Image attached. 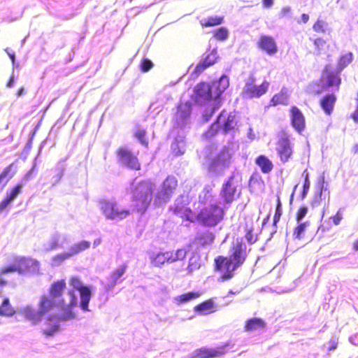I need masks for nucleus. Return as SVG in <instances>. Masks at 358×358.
Returning a JSON list of instances; mask_svg holds the SVG:
<instances>
[{"label":"nucleus","instance_id":"1","mask_svg":"<svg viewBox=\"0 0 358 358\" xmlns=\"http://www.w3.org/2000/svg\"><path fill=\"white\" fill-rule=\"evenodd\" d=\"M69 285L73 289L68 291L69 303L63 299V292L66 288L65 280L54 282L50 289L49 294L46 295V337L52 336L60 329L59 322L73 320L76 314L73 308L78 306V296L76 290L79 292V307L84 311H90L89 303L92 296V287L85 285L77 276L70 279Z\"/></svg>","mask_w":358,"mask_h":358},{"label":"nucleus","instance_id":"2","mask_svg":"<svg viewBox=\"0 0 358 358\" xmlns=\"http://www.w3.org/2000/svg\"><path fill=\"white\" fill-rule=\"evenodd\" d=\"M248 257L247 247L242 238L233 241L229 257L218 256L215 259V268L221 273L223 281L233 278L234 272L243 264Z\"/></svg>","mask_w":358,"mask_h":358},{"label":"nucleus","instance_id":"3","mask_svg":"<svg viewBox=\"0 0 358 358\" xmlns=\"http://www.w3.org/2000/svg\"><path fill=\"white\" fill-rule=\"evenodd\" d=\"M229 85V77L222 74L211 83L201 82L194 87V100L198 104L220 102V96Z\"/></svg>","mask_w":358,"mask_h":358},{"label":"nucleus","instance_id":"4","mask_svg":"<svg viewBox=\"0 0 358 358\" xmlns=\"http://www.w3.org/2000/svg\"><path fill=\"white\" fill-rule=\"evenodd\" d=\"M9 264L0 267V287L8 284L10 274L17 272L20 275L37 274L39 271L38 262L33 259L22 256L12 255L8 258Z\"/></svg>","mask_w":358,"mask_h":358},{"label":"nucleus","instance_id":"5","mask_svg":"<svg viewBox=\"0 0 358 358\" xmlns=\"http://www.w3.org/2000/svg\"><path fill=\"white\" fill-rule=\"evenodd\" d=\"M130 189L137 210L145 213L152 200V183L149 180L137 181L135 179L130 185Z\"/></svg>","mask_w":358,"mask_h":358},{"label":"nucleus","instance_id":"6","mask_svg":"<svg viewBox=\"0 0 358 358\" xmlns=\"http://www.w3.org/2000/svg\"><path fill=\"white\" fill-rule=\"evenodd\" d=\"M353 60V55L352 52L345 53L340 57L338 64L337 71H329L326 67L323 71L322 78L320 80L321 86L319 84H315L313 87L317 89L314 90L316 94H320L322 91L330 87H338L341 84V79L340 78L341 72L349 65Z\"/></svg>","mask_w":358,"mask_h":358},{"label":"nucleus","instance_id":"7","mask_svg":"<svg viewBox=\"0 0 358 358\" xmlns=\"http://www.w3.org/2000/svg\"><path fill=\"white\" fill-rule=\"evenodd\" d=\"M79 6L78 0H46V10L63 20L73 17Z\"/></svg>","mask_w":358,"mask_h":358},{"label":"nucleus","instance_id":"8","mask_svg":"<svg viewBox=\"0 0 358 358\" xmlns=\"http://www.w3.org/2000/svg\"><path fill=\"white\" fill-rule=\"evenodd\" d=\"M17 312L32 325L38 324L45 315V294L41 296L36 306L31 304L21 306L17 308Z\"/></svg>","mask_w":358,"mask_h":358},{"label":"nucleus","instance_id":"9","mask_svg":"<svg viewBox=\"0 0 358 358\" xmlns=\"http://www.w3.org/2000/svg\"><path fill=\"white\" fill-rule=\"evenodd\" d=\"M177 186V178L172 175L168 176L157 189L155 194L154 205L159 207L169 202Z\"/></svg>","mask_w":358,"mask_h":358},{"label":"nucleus","instance_id":"10","mask_svg":"<svg viewBox=\"0 0 358 358\" xmlns=\"http://www.w3.org/2000/svg\"><path fill=\"white\" fill-rule=\"evenodd\" d=\"M237 125L235 114L232 113H227L226 111H222L216 118L215 121L210 126L206 134L208 137L215 135L220 129L223 133L227 134L234 130Z\"/></svg>","mask_w":358,"mask_h":358},{"label":"nucleus","instance_id":"11","mask_svg":"<svg viewBox=\"0 0 358 358\" xmlns=\"http://www.w3.org/2000/svg\"><path fill=\"white\" fill-rule=\"evenodd\" d=\"M99 208L106 219L120 221L130 215V210L120 206L114 199H102Z\"/></svg>","mask_w":358,"mask_h":358},{"label":"nucleus","instance_id":"12","mask_svg":"<svg viewBox=\"0 0 358 358\" xmlns=\"http://www.w3.org/2000/svg\"><path fill=\"white\" fill-rule=\"evenodd\" d=\"M224 211L217 204L203 208L196 215V220L205 226L214 227L223 218Z\"/></svg>","mask_w":358,"mask_h":358},{"label":"nucleus","instance_id":"13","mask_svg":"<svg viewBox=\"0 0 358 358\" xmlns=\"http://www.w3.org/2000/svg\"><path fill=\"white\" fill-rule=\"evenodd\" d=\"M255 78L251 74L245 80L243 89V94L245 98H259L268 91L269 83L264 80L260 85H255Z\"/></svg>","mask_w":358,"mask_h":358},{"label":"nucleus","instance_id":"14","mask_svg":"<svg viewBox=\"0 0 358 358\" xmlns=\"http://www.w3.org/2000/svg\"><path fill=\"white\" fill-rule=\"evenodd\" d=\"M34 168L26 174L24 178L19 182L15 187L6 191L5 198L0 202V214L6 210L11 203L21 194L23 187L29 178L30 175L34 171Z\"/></svg>","mask_w":358,"mask_h":358},{"label":"nucleus","instance_id":"15","mask_svg":"<svg viewBox=\"0 0 358 358\" xmlns=\"http://www.w3.org/2000/svg\"><path fill=\"white\" fill-rule=\"evenodd\" d=\"M218 58L217 48L215 47L210 51L208 50L202 56L200 62L194 67V70L190 74L192 78H197L201 73H203L207 68L213 65Z\"/></svg>","mask_w":358,"mask_h":358},{"label":"nucleus","instance_id":"16","mask_svg":"<svg viewBox=\"0 0 358 358\" xmlns=\"http://www.w3.org/2000/svg\"><path fill=\"white\" fill-rule=\"evenodd\" d=\"M231 155L227 148H223L208 164V171L210 173L217 174L223 171L229 164Z\"/></svg>","mask_w":358,"mask_h":358},{"label":"nucleus","instance_id":"17","mask_svg":"<svg viewBox=\"0 0 358 358\" xmlns=\"http://www.w3.org/2000/svg\"><path fill=\"white\" fill-rule=\"evenodd\" d=\"M117 158L119 164L127 169L139 170L141 168L138 158L127 148L121 147L117 150Z\"/></svg>","mask_w":358,"mask_h":358},{"label":"nucleus","instance_id":"18","mask_svg":"<svg viewBox=\"0 0 358 358\" xmlns=\"http://www.w3.org/2000/svg\"><path fill=\"white\" fill-rule=\"evenodd\" d=\"M276 150L282 163L287 162L291 158L293 150L289 136L286 134H283L279 137Z\"/></svg>","mask_w":358,"mask_h":358},{"label":"nucleus","instance_id":"19","mask_svg":"<svg viewBox=\"0 0 358 358\" xmlns=\"http://www.w3.org/2000/svg\"><path fill=\"white\" fill-rule=\"evenodd\" d=\"M230 345V343H227L224 346L217 349H209L207 348H201L196 349L185 358H213L220 355L224 354L227 348Z\"/></svg>","mask_w":358,"mask_h":358},{"label":"nucleus","instance_id":"20","mask_svg":"<svg viewBox=\"0 0 358 358\" xmlns=\"http://www.w3.org/2000/svg\"><path fill=\"white\" fill-rule=\"evenodd\" d=\"M187 199L183 196H178L174 202L171 209L173 211V214L180 217H185L187 220H192V210L187 206Z\"/></svg>","mask_w":358,"mask_h":358},{"label":"nucleus","instance_id":"21","mask_svg":"<svg viewBox=\"0 0 358 358\" xmlns=\"http://www.w3.org/2000/svg\"><path fill=\"white\" fill-rule=\"evenodd\" d=\"M236 187L237 184L233 176L223 183L220 196L226 203H231L234 200Z\"/></svg>","mask_w":358,"mask_h":358},{"label":"nucleus","instance_id":"22","mask_svg":"<svg viewBox=\"0 0 358 358\" xmlns=\"http://www.w3.org/2000/svg\"><path fill=\"white\" fill-rule=\"evenodd\" d=\"M192 113V103L187 101L181 103L178 106L176 113V123L181 127L184 128L188 124L190 115Z\"/></svg>","mask_w":358,"mask_h":358},{"label":"nucleus","instance_id":"23","mask_svg":"<svg viewBox=\"0 0 358 358\" xmlns=\"http://www.w3.org/2000/svg\"><path fill=\"white\" fill-rule=\"evenodd\" d=\"M290 119L292 126L297 132L301 133L305 128V117L302 112L296 106L291 108Z\"/></svg>","mask_w":358,"mask_h":358},{"label":"nucleus","instance_id":"24","mask_svg":"<svg viewBox=\"0 0 358 358\" xmlns=\"http://www.w3.org/2000/svg\"><path fill=\"white\" fill-rule=\"evenodd\" d=\"M317 192L314 196V198L311 202L313 208L317 207L320 205L322 199H325L326 192H327V184L325 182L324 176H320L317 179Z\"/></svg>","mask_w":358,"mask_h":358},{"label":"nucleus","instance_id":"25","mask_svg":"<svg viewBox=\"0 0 358 358\" xmlns=\"http://www.w3.org/2000/svg\"><path fill=\"white\" fill-rule=\"evenodd\" d=\"M259 47L268 55H272L277 52L278 47L273 38L267 35L260 36L258 42Z\"/></svg>","mask_w":358,"mask_h":358},{"label":"nucleus","instance_id":"26","mask_svg":"<svg viewBox=\"0 0 358 358\" xmlns=\"http://www.w3.org/2000/svg\"><path fill=\"white\" fill-rule=\"evenodd\" d=\"M172 252H152L149 255V258L152 266L161 267L164 263H171Z\"/></svg>","mask_w":358,"mask_h":358},{"label":"nucleus","instance_id":"27","mask_svg":"<svg viewBox=\"0 0 358 358\" xmlns=\"http://www.w3.org/2000/svg\"><path fill=\"white\" fill-rule=\"evenodd\" d=\"M127 266L123 264L115 269L108 278V282L105 285L104 288L106 292L111 290L118 282L120 278L125 273Z\"/></svg>","mask_w":358,"mask_h":358},{"label":"nucleus","instance_id":"28","mask_svg":"<svg viewBox=\"0 0 358 358\" xmlns=\"http://www.w3.org/2000/svg\"><path fill=\"white\" fill-rule=\"evenodd\" d=\"M66 159H60L55 165V167L51 170V174L52 175L50 182L52 186L57 185L62 179L64 171L66 169L67 164Z\"/></svg>","mask_w":358,"mask_h":358},{"label":"nucleus","instance_id":"29","mask_svg":"<svg viewBox=\"0 0 358 358\" xmlns=\"http://www.w3.org/2000/svg\"><path fill=\"white\" fill-rule=\"evenodd\" d=\"M194 310L196 313L205 315L217 311V306L213 299H210L196 305Z\"/></svg>","mask_w":358,"mask_h":358},{"label":"nucleus","instance_id":"30","mask_svg":"<svg viewBox=\"0 0 358 358\" xmlns=\"http://www.w3.org/2000/svg\"><path fill=\"white\" fill-rule=\"evenodd\" d=\"M67 241V236L65 234H62L58 232H55L51 234L48 246L50 250H57L59 248H64V245Z\"/></svg>","mask_w":358,"mask_h":358},{"label":"nucleus","instance_id":"31","mask_svg":"<svg viewBox=\"0 0 358 358\" xmlns=\"http://www.w3.org/2000/svg\"><path fill=\"white\" fill-rule=\"evenodd\" d=\"M336 101V96L334 94H327L320 99V105L327 115H331Z\"/></svg>","mask_w":358,"mask_h":358},{"label":"nucleus","instance_id":"32","mask_svg":"<svg viewBox=\"0 0 358 358\" xmlns=\"http://www.w3.org/2000/svg\"><path fill=\"white\" fill-rule=\"evenodd\" d=\"M201 295V292L199 291H192L187 293L174 296L173 301L178 306L187 303L191 301H193L199 298Z\"/></svg>","mask_w":358,"mask_h":358},{"label":"nucleus","instance_id":"33","mask_svg":"<svg viewBox=\"0 0 358 358\" xmlns=\"http://www.w3.org/2000/svg\"><path fill=\"white\" fill-rule=\"evenodd\" d=\"M199 201L203 204H213L214 196L213 195V186L211 185H206L204 186L202 192L199 195Z\"/></svg>","mask_w":358,"mask_h":358},{"label":"nucleus","instance_id":"34","mask_svg":"<svg viewBox=\"0 0 358 358\" xmlns=\"http://www.w3.org/2000/svg\"><path fill=\"white\" fill-rule=\"evenodd\" d=\"M255 163L263 173H269L273 168L272 162L264 155L258 156L255 159Z\"/></svg>","mask_w":358,"mask_h":358},{"label":"nucleus","instance_id":"35","mask_svg":"<svg viewBox=\"0 0 358 358\" xmlns=\"http://www.w3.org/2000/svg\"><path fill=\"white\" fill-rule=\"evenodd\" d=\"M14 166L13 164L6 167L0 175V192L3 190L8 182L15 174Z\"/></svg>","mask_w":358,"mask_h":358},{"label":"nucleus","instance_id":"36","mask_svg":"<svg viewBox=\"0 0 358 358\" xmlns=\"http://www.w3.org/2000/svg\"><path fill=\"white\" fill-rule=\"evenodd\" d=\"M171 148L172 152L176 156H180L184 154L185 151V138L180 136L176 137L171 143Z\"/></svg>","mask_w":358,"mask_h":358},{"label":"nucleus","instance_id":"37","mask_svg":"<svg viewBox=\"0 0 358 358\" xmlns=\"http://www.w3.org/2000/svg\"><path fill=\"white\" fill-rule=\"evenodd\" d=\"M15 313H17V310L10 304L9 299L5 298L0 305V316L9 317Z\"/></svg>","mask_w":358,"mask_h":358},{"label":"nucleus","instance_id":"38","mask_svg":"<svg viewBox=\"0 0 358 358\" xmlns=\"http://www.w3.org/2000/svg\"><path fill=\"white\" fill-rule=\"evenodd\" d=\"M201 264L202 261L200 254L196 251L192 252L189 258V264L187 266L188 272L192 273L193 271L198 270L200 268Z\"/></svg>","mask_w":358,"mask_h":358},{"label":"nucleus","instance_id":"39","mask_svg":"<svg viewBox=\"0 0 358 358\" xmlns=\"http://www.w3.org/2000/svg\"><path fill=\"white\" fill-rule=\"evenodd\" d=\"M297 225L295 227L293 231V238L297 240H301L304 238L306 229L310 227V222L308 220L304 222H296Z\"/></svg>","mask_w":358,"mask_h":358},{"label":"nucleus","instance_id":"40","mask_svg":"<svg viewBox=\"0 0 358 358\" xmlns=\"http://www.w3.org/2000/svg\"><path fill=\"white\" fill-rule=\"evenodd\" d=\"M90 245L91 243L90 241H81L71 245L68 252L70 253L71 257H72L90 248Z\"/></svg>","mask_w":358,"mask_h":358},{"label":"nucleus","instance_id":"41","mask_svg":"<svg viewBox=\"0 0 358 358\" xmlns=\"http://www.w3.org/2000/svg\"><path fill=\"white\" fill-rule=\"evenodd\" d=\"M224 22V17L222 16H218V15H213V16H209L208 17L202 18L200 20V24L202 27H214L217 25L222 24Z\"/></svg>","mask_w":358,"mask_h":358},{"label":"nucleus","instance_id":"42","mask_svg":"<svg viewBox=\"0 0 358 358\" xmlns=\"http://www.w3.org/2000/svg\"><path fill=\"white\" fill-rule=\"evenodd\" d=\"M264 325L265 323L263 320L254 317L247 320L245 328L246 331H255L263 328Z\"/></svg>","mask_w":358,"mask_h":358},{"label":"nucleus","instance_id":"43","mask_svg":"<svg viewBox=\"0 0 358 358\" xmlns=\"http://www.w3.org/2000/svg\"><path fill=\"white\" fill-rule=\"evenodd\" d=\"M220 102L212 103V106L207 107L202 117L205 122H208L215 111L219 108Z\"/></svg>","mask_w":358,"mask_h":358},{"label":"nucleus","instance_id":"44","mask_svg":"<svg viewBox=\"0 0 358 358\" xmlns=\"http://www.w3.org/2000/svg\"><path fill=\"white\" fill-rule=\"evenodd\" d=\"M71 257V255L68 251L57 254L52 257L51 259V265L52 266H58L61 265L65 260L69 259Z\"/></svg>","mask_w":358,"mask_h":358},{"label":"nucleus","instance_id":"45","mask_svg":"<svg viewBox=\"0 0 358 358\" xmlns=\"http://www.w3.org/2000/svg\"><path fill=\"white\" fill-rule=\"evenodd\" d=\"M313 29L317 33L326 34L329 31L328 23L320 19H318L313 24Z\"/></svg>","mask_w":358,"mask_h":358},{"label":"nucleus","instance_id":"46","mask_svg":"<svg viewBox=\"0 0 358 358\" xmlns=\"http://www.w3.org/2000/svg\"><path fill=\"white\" fill-rule=\"evenodd\" d=\"M302 176L304 177V182H303V189L301 192L300 196H301V199L303 200L306 197V196L308 193L310 186V179H309V173L307 171V170H305L303 172Z\"/></svg>","mask_w":358,"mask_h":358},{"label":"nucleus","instance_id":"47","mask_svg":"<svg viewBox=\"0 0 358 358\" xmlns=\"http://www.w3.org/2000/svg\"><path fill=\"white\" fill-rule=\"evenodd\" d=\"M340 262L341 267L350 268L357 266V259L354 255L341 259Z\"/></svg>","mask_w":358,"mask_h":358},{"label":"nucleus","instance_id":"48","mask_svg":"<svg viewBox=\"0 0 358 358\" xmlns=\"http://www.w3.org/2000/svg\"><path fill=\"white\" fill-rule=\"evenodd\" d=\"M213 36L217 40L224 41L229 37V30L224 27H219L213 31Z\"/></svg>","mask_w":358,"mask_h":358},{"label":"nucleus","instance_id":"49","mask_svg":"<svg viewBox=\"0 0 358 358\" xmlns=\"http://www.w3.org/2000/svg\"><path fill=\"white\" fill-rule=\"evenodd\" d=\"M134 136L139 141V143L147 147L148 145V141L146 138V131L144 129L138 128L134 133Z\"/></svg>","mask_w":358,"mask_h":358},{"label":"nucleus","instance_id":"50","mask_svg":"<svg viewBox=\"0 0 358 358\" xmlns=\"http://www.w3.org/2000/svg\"><path fill=\"white\" fill-rule=\"evenodd\" d=\"M286 101L287 97L282 92L279 94H275L271 100V103L273 106L286 104Z\"/></svg>","mask_w":358,"mask_h":358},{"label":"nucleus","instance_id":"51","mask_svg":"<svg viewBox=\"0 0 358 358\" xmlns=\"http://www.w3.org/2000/svg\"><path fill=\"white\" fill-rule=\"evenodd\" d=\"M308 211V208L306 206H301L296 214V222H304L303 219L306 216Z\"/></svg>","mask_w":358,"mask_h":358},{"label":"nucleus","instance_id":"52","mask_svg":"<svg viewBox=\"0 0 358 358\" xmlns=\"http://www.w3.org/2000/svg\"><path fill=\"white\" fill-rule=\"evenodd\" d=\"M187 255V251L185 249H178L175 253L172 252V257L171 262H176L177 260L183 259Z\"/></svg>","mask_w":358,"mask_h":358},{"label":"nucleus","instance_id":"53","mask_svg":"<svg viewBox=\"0 0 358 358\" xmlns=\"http://www.w3.org/2000/svg\"><path fill=\"white\" fill-rule=\"evenodd\" d=\"M152 66H153L152 62L148 58H145L141 61V64H140V68H141V71L148 72V71H150L152 69Z\"/></svg>","mask_w":358,"mask_h":358},{"label":"nucleus","instance_id":"54","mask_svg":"<svg viewBox=\"0 0 358 358\" xmlns=\"http://www.w3.org/2000/svg\"><path fill=\"white\" fill-rule=\"evenodd\" d=\"M292 8L290 6H284L282 8L281 10L278 13V17L279 18H292Z\"/></svg>","mask_w":358,"mask_h":358},{"label":"nucleus","instance_id":"55","mask_svg":"<svg viewBox=\"0 0 358 358\" xmlns=\"http://www.w3.org/2000/svg\"><path fill=\"white\" fill-rule=\"evenodd\" d=\"M326 41L322 38H316L314 39V45L318 50L322 49Z\"/></svg>","mask_w":358,"mask_h":358},{"label":"nucleus","instance_id":"56","mask_svg":"<svg viewBox=\"0 0 358 358\" xmlns=\"http://www.w3.org/2000/svg\"><path fill=\"white\" fill-rule=\"evenodd\" d=\"M333 223L335 225H338L343 219L342 213H341V210H339L336 214L331 217Z\"/></svg>","mask_w":358,"mask_h":358},{"label":"nucleus","instance_id":"57","mask_svg":"<svg viewBox=\"0 0 358 358\" xmlns=\"http://www.w3.org/2000/svg\"><path fill=\"white\" fill-rule=\"evenodd\" d=\"M245 239L250 244H252L256 241V238H254L252 231L248 230L245 234Z\"/></svg>","mask_w":358,"mask_h":358},{"label":"nucleus","instance_id":"58","mask_svg":"<svg viewBox=\"0 0 358 358\" xmlns=\"http://www.w3.org/2000/svg\"><path fill=\"white\" fill-rule=\"evenodd\" d=\"M52 134H53V129H51V131L48 134V136L46 137V139H45L46 145L48 143V142H52V143L51 147L54 146L55 145V143H56L55 138H53V140L52 141ZM54 137H55V134H54Z\"/></svg>","mask_w":358,"mask_h":358},{"label":"nucleus","instance_id":"59","mask_svg":"<svg viewBox=\"0 0 358 358\" xmlns=\"http://www.w3.org/2000/svg\"><path fill=\"white\" fill-rule=\"evenodd\" d=\"M280 215H281L280 210H278V209H276L274 217H273V226H276L277 223L280 220Z\"/></svg>","mask_w":358,"mask_h":358},{"label":"nucleus","instance_id":"60","mask_svg":"<svg viewBox=\"0 0 358 358\" xmlns=\"http://www.w3.org/2000/svg\"><path fill=\"white\" fill-rule=\"evenodd\" d=\"M349 341L352 344L355 345H358V331L356 332L355 334L352 335L349 338Z\"/></svg>","mask_w":358,"mask_h":358},{"label":"nucleus","instance_id":"61","mask_svg":"<svg viewBox=\"0 0 358 358\" xmlns=\"http://www.w3.org/2000/svg\"><path fill=\"white\" fill-rule=\"evenodd\" d=\"M337 342L334 340H331L329 342V344H328V346H327V350L329 351H331V350H334L335 349H336L337 348Z\"/></svg>","mask_w":358,"mask_h":358},{"label":"nucleus","instance_id":"62","mask_svg":"<svg viewBox=\"0 0 358 358\" xmlns=\"http://www.w3.org/2000/svg\"><path fill=\"white\" fill-rule=\"evenodd\" d=\"M263 6L266 8H270L273 5V0H262Z\"/></svg>","mask_w":358,"mask_h":358},{"label":"nucleus","instance_id":"63","mask_svg":"<svg viewBox=\"0 0 358 358\" xmlns=\"http://www.w3.org/2000/svg\"><path fill=\"white\" fill-rule=\"evenodd\" d=\"M214 235L213 234H208L206 235V240L203 242L204 244H210L214 241Z\"/></svg>","mask_w":358,"mask_h":358},{"label":"nucleus","instance_id":"64","mask_svg":"<svg viewBox=\"0 0 358 358\" xmlns=\"http://www.w3.org/2000/svg\"><path fill=\"white\" fill-rule=\"evenodd\" d=\"M301 19L303 23H307L309 20V15L308 14L303 13L301 16Z\"/></svg>","mask_w":358,"mask_h":358}]
</instances>
